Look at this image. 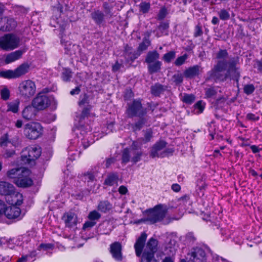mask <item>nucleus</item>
I'll use <instances>...</instances> for the list:
<instances>
[{
  "instance_id": "63",
  "label": "nucleus",
  "mask_w": 262,
  "mask_h": 262,
  "mask_svg": "<svg viewBox=\"0 0 262 262\" xmlns=\"http://www.w3.org/2000/svg\"><path fill=\"white\" fill-rule=\"evenodd\" d=\"M15 154V151L14 150L6 149L3 154V157L5 158H9L12 157Z\"/></svg>"
},
{
  "instance_id": "16",
  "label": "nucleus",
  "mask_w": 262,
  "mask_h": 262,
  "mask_svg": "<svg viewBox=\"0 0 262 262\" xmlns=\"http://www.w3.org/2000/svg\"><path fill=\"white\" fill-rule=\"evenodd\" d=\"M167 142L163 140H160L157 142L152 147L150 156L152 158H164V155L162 154V151L166 147Z\"/></svg>"
},
{
  "instance_id": "7",
  "label": "nucleus",
  "mask_w": 262,
  "mask_h": 262,
  "mask_svg": "<svg viewBox=\"0 0 262 262\" xmlns=\"http://www.w3.org/2000/svg\"><path fill=\"white\" fill-rule=\"evenodd\" d=\"M41 148L38 146L26 147L22 151L21 160L25 164H30L37 159L41 155Z\"/></svg>"
},
{
  "instance_id": "30",
  "label": "nucleus",
  "mask_w": 262,
  "mask_h": 262,
  "mask_svg": "<svg viewBox=\"0 0 262 262\" xmlns=\"http://www.w3.org/2000/svg\"><path fill=\"white\" fill-rule=\"evenodd\" d=\"M200 67L195 65L186 69L184 72V75L186 78H191L199 74Z\"/></svg>"
},
{
  "instance_id": "2",
  "label": "nucleus",
  "mask_w": 262,
  "mask_h": 262,
  "mask_svg": "<svg viewBox=\"0 0 262 262\" xmlns=\"http://www.w3.org/2000/svg\"><path fill=\"white\" fill-rule=\"evenodd\" d=\"M78 129L80 131V135L72 140L68 149L69 158L71 160H74L77 154L79 155L82 150L86 149L94 142L92 140H89V138H91L90 137L91 134H88V133L91 132L90 126H81Z\"/></svg>"
},
{
  "instance_id": "12",
  "label": "nucleus",
  "mask_w": 262,
  "mask_h": 262,
  "mask_svg": "<svg viewBox=\"0 0 262 262\" xmlns=\"http://www.w3.org/2000/svg\"><path fill=\"white\" fill-rule=\"evenodd\" d=\"M49 98L43 93H39L34 99L32 104L38 110H42L47 108L50 104Z\"/></svg>"
},
{
  "instance_id": "13",
  "label": "nucleus",
  "mask_w": 262,
  "mask_h": 262,
  "mask_svg": "<svg viewBox=\"0 0 262 262\" xmlns=\"http://www.w3.org/2000/svg\"><path fill=\"white\" fill-rule=\"evenodd\" d=\"M188 255L189 260L192 262H203L205 260L206 253L202 248L196 247L191 249Z\"/></svg>"
},
{
  "instance_id": "28",
  "label": "nucleus",
  "mask_w": 262,
  "mask_h": 262,
  "mask_svg": "<svg viewBox=\"0 0 262 262\" xmlns=\"http://www.w3.org/2000/svg\"><path fill=\"white\" fill-rule=\"evenodd\" d=\"M141 54L137 51H132V48L126 46L125 48L124 56L127 62L133 61Z\"/></svg>"
},
{
  "instance_id": "49",
  "label": "nucleus",
  "mask_w": 262,
  "mask_h": 262,
  "mask_svg": "<svg viewBox=\"0 0 262 262\" xmlns=\"http://www.w3.org/2000/svg\"><path fill=\"white\" fill-rule=\"evenodd\" d=\"M218 14L220 18L222 20H227L230 18L229 13L224 9L221 10Z\"/></svg>"
},
{
  "instance_id": "14",
  "label": "nucleus",
  "mask_w": 262,
  "mask_h": 262,
  "mask_svg": "<svg viewBox=\"0 0 262 262\" xmlns=\"http://www.w3.org/2000/svg\"><path fill=\"white\" fill-rule=\"evenodd\" d=\"M17 26L16 21L13 18L7 16L0 18V31H11Z\"/></svg>"
},
{
  "instance_id": "20",
  "label": "nucleus",
  "mask_w": 262,
  "mask_h": 262,
  "mask_svg": "<svg viewBox=\"0 0 262 262\" xmlns=\"http://www.w3.org/2000/svg\"><path fill=\"white\" fill-rule=\"evenodd\" d=\"M146 238L147 234L145 233H142L140 236L137 239L134 245L136 254L138 257L141 256Z\"/></svg>"
},
{
  "instance_id": "25",
  "label": "nucleus",
  "mask_w": 262,
  "mask_h": 262,
  "mask_svg": "<svg viewBox=\"0 0 262 262\" xmlns=\"http://www.w3.org/2000/svg\"><path fill=\"white\" fill-rule=\"evenodd\" d=\"M136 143L134 142L131 146V161L134 163H136L140 161L143 155V152L141 150H139L137 149Z\"/></svg>"
},
{
  "instance_id": "51",
  "label": "nucleus",
  "mask_w": 262,
  "mask_h": 262,
  "mask_svg": "<svg viewBox=\"0 0 262 262\" xmlns=\"http://www.w3.org/2000/svg\"><path fill=\"white\" fill-rule=\"evenodd\" d=\"M255 89V86L253 84H246L244 87V92L247 95H249L254 92Z\"/></svg>"
},
{
  "instance_id": "27",
  "label": "nucleus",
  "mask_w": 262,
  "mask_h": 262,
  "mask_svg": "<svg viewBox=\"0 0 262 262\" xmlns=\"http://www.w3.org/2000/svg\"><path fill=\"white\" fill-rule=\"evenodd\" d=\"M157 246L158 241L152 237L150 238L147 243L146 249L143 253H153L154 256H155V253L158 250Z\"/></svg>"
},
{
  "instance_id": "1",
  "label": "nucleus",
  "mask_w": 262,
  "mask_h": 262,
  "mask_svg": "<svg viewBox=\"0 0 262 262\" xmlns=\"http://www.w3.org/2000/svg\"><path fill=\"white\" fill-rule=\"evenodd\" d=\"M216 63L206 74V81L223 82L227 79H237L239 72L236 65L238 57L229 56L227 50L220 49L216 53Z\"/></svg>"
},
{
  "instance_id": "21",
  "label": "nucleus",
  "mask_w": 262,
  "mask_h": 262,
  "mask_svg": "<svg viewBox=\"0 0 262 262\" xmlns=\"http://www.w3.org/2000/svg\"><path fill=\"white\" fill-rule=\"evenodd\" d=\"M25 52V50H18L7 54L5 59V63L9 64L20 59Z\"/></svg>"
},
{
  "instance_id": "39",
  "label": "nucleus",
  "mask_w": 262,
  "mask_h": 262,
  "mask_svg": "<svg viewBox=\"0 0 262 262\" xmlns=\"http://www.w3.org/2000/svg\"><path fill=\"white\" fill-rule=\"evenodd\" d=\"M19 101L17 99L8 103L7 111L16 113L18 111Z\"/></svg>"
},
{
  "instance_id": "26",
  "label": "nucleus",
  "mask_w": 262,
  "mask_h": 262,
  "mask_svg": "<svg viewBox=\"0 0 262 262\" xmlns=\"http://www.w3.org/2000/svg\"><path fill=\"white\" fill-rule=\"evenodd\" d=\"M36 109L33 105L26 106L22 112L23 117L27 120L34 119L36 116Z\"/></svg>"
},
{
  "instance_id": "11",
  "label": "nucleus",
  "mask_w": 262,
  "mask_h": 262,
  "mask_svg": "<svg viewBox=\"0 0 262 262\" xmlns=\"http://www.w3.org/2000/svg\"><path fill=\"white\" fill-rule=\"evenodd\" d=\"M67 25L66 24L60 26V33L59 35L60 37V41L62 44H64L65 47L67 46L68 41H65V39L63 38V32L66 29ZM69 48L68 47H65V49L67 50L68 52L67 54H70L71 56H77L78 54L80 53V47L77 45H71L70 43H69Z\"/></svg>"
},
{
  "instance_id": "15",
  "label": "nucleus",
  "mask_w": 262,
  "mask_h": 262,
  "mask_svg": "<svg viewBox=\"0 0 262 262\" xmlns=\"http://www.w3.org/2000/svg\"><path fill=\"white\" fill-rule=\"evenodd\" d=\"M122 246L118 242H115L110 245V252L112 257L117 261H121L123 259L122 253Z\"/></svg>"
},
{
  "instance_id": "17",
  "label": "nucleus",
  "mask_w": 262,
  "mask_h": 262,
  "mask_svg": "<svg viewBox=\"0 0 262 262\" xmlns=\"http://www.w3.org/2000/svg\"><path fill=\"white\" fill-rule=\"evenodd\" d=\"M30 171L26 169L18 179L15 180V184L19 187H28L33 185V181L29 177Z\"/></svg>"
},
{
  "instance_id": "23",
  "label": "nucleus",
  "mask_w": 262,
  "mask_h": 262,
  "mask_svg": "<svg viewBox=\"0 0 262 262\" xmlns=\"http://www.w3.org/2000/svg\"><path fill=\"white\" fill-rule=\"evenodd\" d=\"M15 188L14 186L5 181L0 182V194L6 196L13 192Z\"/></svg>"
},
{
  "instance_id": "36",
  "label": "nucleus",
  "mask_w": 262,
  "mask_h": 262,
  "mask_svg": "<svg viewBox=\"0 0 262 262\" xmlns=\"http://www.w3.org/2000/svg\"><path fill=\"white\" fill-rule=\"evenodd\" d=\"M139 119L133 125L134 130H140L143 126L146 123L147 119L145 116L137 117Z\"/></svg>"
},
{
  "instance_id": "24",
  "label": "nucleus",
  "mask_w": 262,
  "mask_h": 262,
  "mask_svg": "<svg viewBox=\"0 0 262 262\" xmlns=\"http://www.w3.org/2000/svg\"><path fill=\"white\" fill-rule=\"evenodd\" d=\"M4 214L8 219H16L20 215V209L16 206H12L10 208L6 207Z\"/></svg>"
},
{
  "instance_id": "46",
  "label": "nucleus",
  "mask_w": 262,
  "mask_h": 262,
  "mask_svg": "<svg viewBox=\"0 0 262 262\" xmlns=\"http://www.w3.org/2000/svg\"><path fill=\"white\" fill-rule=\"evenodd\" d=\"M103 10L106 16H109L110 17H112L113 13L112 11L113 10V6H111L108 3L104 2L102 6Z\"/></svg>"
},
{
  "instance_id": "43",
  "label": "nucleus",
  "mask_w": 262,
  "mask_h": 262,
  "mask_svg": "<svg viewBox=\"0 0 262 262\" xmlns=\"http://www.w3.org/2000/svg\"><path fill=\"white\" fill-rule=\"evenodd\" d=\"M141 262H158L155 258L153 253L148 254L147 253H143L141 256Z\"/></svg>"
},
{
  "instance_id": "48",
  "label": "nucleus",
  "mask_w": 262,
  "mask_h": 262,
  "mask_svg": "<svg viewBox=\"0 0 262 262\" xmlns=\"http://www.w3.org/2000/svg\"><path fill=\"white\" fill-rule=\"evenodd\" d=\"M72 77V72L69 69L63 70L61 74L62 79L64 81H69Z\"/></svg>"
},
{
  "instance_id": "9",
  "label": "nucleus",
  "mask_w": 262,
  "mask_h": 262,
  "mask_svg": "<svg viewBox=\"0 0 262 262\" xmlns=\"http://www.w3.org/2000/svg\"><path fill=\"white\" fill-rule=\"evenodd\" d=\"M29 65L24 63L14 70H7L0 72V77L6 79H13L20 77L28 72Z\"/></svg>"
},
{
  "instance_id": "41",
  "label": "nucleus",
  "mask_w": 262,
  "mask_h": 262,
  "mask_svg": "<svg viewBox=\"0 0 262 262\" xmlns=\"http://www.w3.org/2000/svg\"><path fill=\"white\" fill-rule=\"evenodd\" d=\"M144 137L143 138L138 139L139 141H141L143 143H146L149 142L151 139L152 138V131L151 129H147L143 131Z\"/></svg>"
},
{
  "instance_id": "64",
  "label": "nucleus",
  "mask_w": 262,
  "mask_h": 262,
  "mask_svg": "<svg viewBox=\"0 0 262 262\" xmlns=\"http://www.w3.org/2000/svg\"><path fill=\"white\" fill-rule=\"evenodd\" d=\"M195 108L199 110V113H201L204 109V104L202 101H199L195 104Z\"/></svg>"
},
{
  "instance_id": "47",
  "label": "nucleus",
  "mask_w": 262,
  "mask_h": 262,
  "mask_svg": "<svg viewBox=\"0 0 262 262\" xmlns=\"http://www.w3.org/2000/svg\"><path fill=\"white\" fill-rule=\"evenodd\" d=\"M101 214L97 210H93L90 212L88 215V219L93 221H97L101 218Z\"/></svg>"
},
{
  "instance_id": "4",
  "label": "nucleus",
  "mask_w": 262,
  "mask_h": 262,
  "mask_svg": "<svg viewBox=\"0 0 262 262\" xmlns=\"http://www.w3.org/2000/svg\"><path fill=\"white\" fill-rule=\"evenodd\" d=\"M148 109L143 106L141 99H134L128 103L126 106V114L128 118L145 116Z\"/></svg>"
},
{
  "instance_id": "18",
  "label": "nucleus",
  "mask_w": 262,
  "mask_h": 262,
  "mask_svg": "<svg viewBox=\"0 0 262 262\" xmlns=\"http://www.w3.org/2000/svg\"><path fill=\"white\" fill-rule=\"evenodd\" d=\"M113 229V221L111 220H106L98 225L97 232L100 235H109Z\"/></svg>"
},
{
  "instance_id": "58",
  "label": "nucleus",
  "mask_w": 262,
  "mask_h": 262,
  "mask_svg": "<svg viewBox=\"0 0 262 262\" xmlns=\"http://www.w3.org/2000/svg\"><path fill=\"white\" fill-rule=\"evenodd\" d=\"M9 143L15 147H18L20 146V141L17 136H15L10 139Z\"/></svg>"
},
{
  "instance_id": "5",
  "label": "nucleus",
  "mask_w": 262,
  "mask_h": 262,
  "mask_svg": "<svg viewBox=\"0 0 262 262\" xmlns=\"http://www.w3.org/2000/svg\"><path fill=\"white\" fill-rule=\"evenodd\" d=\"M160 54L156 50L149 51L145 57V62L147 65L148 72L150 74L160 72L162 62L159 59Z\"/></svg>"
},
{
  "instance_id": "29",
  "label": "nucleus",
  "mask_w": 262,
  "mask_h": 262,
  "mask_svg": "<svg viewBox=\"0 0 262 262\" xmlns=\"http://www.w3.org/2000/svg\"><path fill=\"white\" fill-rule=\"evenodd\" d=\"M113 208V204L108 200H103L100 201L97 206V209L102 213L108 212L111 211Z\"/></svg>"
},
{
  "instance_id": "35",
  "label": "nucleus",
  "mask_w": 262,
  "mask_h": 262,
  "mask_svg": "<svg viewBox=\"0 0 262 262\" xmlns=\"http://www.w3.org/2000/svg\"><path fill=\"white\" fill-rule=\"evenodd\" d=\"M118 177L117 174L112 173L109 174L105 180L104 184L108 186H113L117 183Z\"/></svg>"
},
{
  "instance_id": "45",
  "label": "nucleus",
  "mask_w": 262,
  "mask_h": 262,
  "mask_svg": "<svg viewBox=\"0 0 262 262\" xmlns=\"http://www.w3.org/2000/svg\"><path fill=\"white\" fill-rule=\"evenodd\" d=\"M176 57V52L174 51H171L166 54L163 56V60L169 63L171 61Z\"/></svg>"
},
{
  "instance_id": "6",
  "label": "nucleus",
  "mask_w": 262,
  "mask_h": 262,
  "mask_svg": "<svg viewBox=\"0 0 262 262\" xmlns=\"http://www.w3.org/2000/svg\"><path fill=\"white\" fill-rule=\"evenodd\" d=\"M20 41V37L17 35L6 34L0 38V47L4 50H12L19 46Z\"/></svg>"
},
{
  "instance_id": "62",
  "label": "nucleus",
  "mask_w": 262,
  "mask_h": 262,
  "mask_svg": "<svg viewBox=\"0 0 262 262\" xmlns=\"http://www.w3.org/2000/svg\"><path fill=\"white\" fill-rule=\"evenodd\" d=\"M246 119L250 121H257L259 120V117L252 113H248L246 115Z\"/></svg>"
},
{
  "instance_id": "54",
  "label": "nucleus",
  "mask_w": 262,
  "mask_h": 262,
  "mask_svg": "<svg viewBox=\"0 0 262 262\" xmlns=\"http://www.w3.org/2000/svg\"><path fill=\"white\" fill-rule=\"evenodd\" d=\"M1 98L4 100H7L10 97V91L7 88H4L1 91Z\"/></svg>"
},
{
  "instance_id": "8",
  "label": "nucleus",
  "mask_w": 262,
  "mask_h": 262,
  "mask_svg": "<svg viewBox=\"0 0 262 262\" xmlns=\"http://www.w3.org/2000/svg\"><path fill=\"white\" fill-rule=\"evenodd\" d=\"M24 133L27 138L35 140L42 135V127L38 122H31L25 125Z\"/></svg>"
},
{
  "instance_id": "55",
  "label": "nucleus",
  "mask_w": 262,
  "mask_h": 262,
  "mask_svg": "<svg viewBox=\"0 0 262 262\" xmlns=\"http://www.w3.org/2000/svg\"><path fill=\"white\" fill-rule=\"evenodd\" d=\"M96 224V221H93L89 220L85 222L83 226V229L84 230H88L93 227Z\"/></svg>"
},
{
  "instance_id": "10",
  "label": "nucleus",
  "mask_w": 262,
  "mask_h": 262,
  "mask_svg": "<svg viewBox=\"0 0 262 262\" xmlns=\"http://www.w3.org/2000/svg\"><path fill=\"white\" fill-rule=\"evenodd\" d=\"M36 89L35 82L31 80L23 81L18 86L19 94L25 99H28L34 96Z\"/></svg>"
},
{
  "instance_id": "59",
  "label": "nucleus",
  "mask_w": 262,
  "mask_h": 262,
  "mask_svg": "<svg viewBox=\"0 0 262 262\" xmlns=\"http://www.w3.org/2000/svg\"><path fill=\"white\" fill-rule=\"evenodd\" d=\"M172 80L175 83L180 84L182 82L183 77L181 74H175L172 76Z\"/></svg>"
},
{
  "instance_id": "42",
  "label": "nucleus",
  "mask_w": 262,
  "mask_h": 262,
  "mask_svg": "<svg viewBox=\"0 0 262 262\" xmlns=\"http://www.w3.org/2000/svg\"><path fill=\"white\" fill-rule=\"evenodd\" d=\"M132 154H131V148H125L123 152L122 155V162L124 163H126L128 162L130 160L131 161V157Z\"/></svg>"
},
{
  "instance_id": "34",
  "label": "nucleus",
  "mask_w": 262,
  "mask_h": 262,
  "mask_svg": "<svg viewBox=\"0 0 262 262\" xmlns=\"http://www.w3.org/2000/svg\"><path fill=\"white\" fill-rule=\"evenodd\" d=\"M176 243L174 239H170L165 248L166 254L170 255H173L176 253L177 250L176 248Z\"/></svg>"
},
{
  "instance_id": "32",
  "label": "nucleus",
  "mask_w": 262,
  "mask_h": 262,
  "mask_svg": "<svg viewBox=\"0 0 262 262\" xmlns=\"http://www.w3.org/2000/svg\"><path fill=\"white\" fill-rule=\"evenodd\" d=\"M63 219L64 221L66 226L71 227L76 224L75 214L73 212H68L64 214Z\"/></svg>"
},
{
  "instance_id": "50",
  "label": "nucleus",
  "mask_w": 262,
  "mask_h": 262,
  "mask_svg": "<svg viewBox=\"0 0 262 262\" xmlns=\"http://www.w3.org/2000/svg\"><path fill=\"white\" fill-rule=\"evenodd\" d=\"M195 100V97L193 94H184L182 101L187 104H191Z\"/></svg>"
},
{
  "instance_id": "3",
  "label": "nucleus",
  "mask_w": 262,
  "mask_h": 262,
  "mask_svg": "<svg viewBox=\"0 0 262 262\" xmlns=\"http://www.w3.org/2000/svg\"><path fill=\"white\" fill-rule=\"evenodd\" d=\"M166 211L161 205H158L154 208L146 210L145 212V217L138 221V223L149 222L152 224L161 221L165 216Z\"/></svg>"
},
{
  "instance_id": "22",
  "label": "nucleus",
  "mask_w": 262,
  "mask_h": 262,
  "mask_svg": "<svg viewBox=\"0 0 262 262\" xmlns=\"http://www.w3.org/2000/svg\"><path fill=\"white\" fill-rule=\"evenodd\" d=\"M26 169L23 167L12 168L7 171V176L9 179H12L15 184V180L19 178Z\"/></svg>"
},
{
  "instance_id": "52",
  "label": "nucleus",
  "mask_w": 262,
  "mask_h": 262,
  "mask_svg": "<svg viewBox=\"0 0 262 262\" xmlns=\"http://www.w3.org/2000/svg\"><path fill=\"white\" fill-rule=\"evenodd\" d=\"M187 58L188 55H187V54H185L181 56L178 57L174 61V64L176 66H180L183 64L185 63L186 60L187 59Z\"/></svg>"
},
{
  "instance_id": "19",
  "label": "nucleus",
  "mask_w": 262,
  "mask_h": 262,
  "mask_svg": "<svg viewBox=\"0 0 262 262\" xmlns=\"http://www.w3.org/2000/svg\"><path fill=\"white\" fill-rule=\"evenodd\" d=\"M7 202L12 206H18L23 203V196L22 194L16 192L15 189L13 192L6 196Z\"/></svg>"
},
{
  "instance_id": "44",
  "label": "nucleus",
  "mask_w": 262,
  "mask_h": 262,
  "mask_svg": "<svg viewBox=\"0 0 262 262\" xmlns=\"http://www.w3.org/2000/svg\"><path fill=\"white\" fill-rule=\"evenodd\" d=\"M179 204L184 205L185 207L188 206H190L192 204V201L190 200L189 195L185 194L181 197L179 199Z\"/></svg>"
},
{
  "instance_id": "31",
  "label": "nucleus",
  "mask_w": 262,
  "mask_h": 262,
  "mask_svg": "<svg viewBox=\"0 0 262 262\" xmlns=\"http://www.w3.org/2000/svg\"><path fill=\"white\" fill-rule=\"evenodd\" d=\"M91 16L97 25H100L104 21L105 15L102 11L96 10L91 14Z\"/></svg>"
},
{
  "instance_id": "61",
  "label": "nucleus",
  "mask_w": 262,
  "mask_h": 262,
  "mask_svg": "<svg viewBox=\"0 0 262 262\" xmlns=\"http://www.w3.org/2000/svg\"><path fill=\"white\" fill-rule=\"evenodd\" d=\"M88 103V97L86 94L80 97V99L78 102L79 106H82Z\"/></svg>"
},
{
  "instance_id": "57",
  "label": "nucleus",
  "mask_w": 262,
  "mask_h": 262,
  "mask_svg": "<svg viewBox=\"0 0 262 262\" xmlns=\"http://www.w3.org/2000/svg\"><path fill=\"white\" fill-rule=\"evenodd\" d=\"M185 238L186 243L188 244H191L193 243V242L195 240V238L193 234L191 232L188 233L185 236Z\"/></svg>"
},
{
  "instance_id": "60",
  "label": "nucleus",
  "mask_w": 262,
  "mask_h": 262,
  "mask_svg": "<svg viewBox=\"0 0 262 262\" xmlns=\"http://www.w3.org/2000/svg\"><path fill=\"white\" fill-rule=\"evenodd\" d=\"M203 34V31L201 26L200 25H196L195 27L194 32L193 36L195 37L201 36Z\"/></svg>"
},
{
  "instance_id": "53",
  "label": "nucleus",
  "mask_w": 262,
  "mask_h": 262,
  "mask_svg": "<svg viewBox=\"0 0 262 262\" xmlns=\"http://www.w3.org/2000/svg\"><path fill=\"white\" fill-rule=\"evenodd\" d=\"M10 139H9L8 135L5 134L0 138V146L1 147H6Z\"/></svg>"
},
{
  "instance_id": "40",
  "label": "nucleus",
  "mask_w": 262,
  "mask_h": 262,
  "mask_svg": "<svg viewBox=\"0 0 262 262\" xmlns=\"http://www.w3.org/2000/svg\"><path fill=\"white\" fill-rule=\"evenodd\" d=\"M205 97L207 98H214L217 93V88L211 86L205 89Z\"/></svg>"
},
{
  "instance_id": "56",
  "label": "nucleus",
  "mask_w": 262,
  "mask_h": 262,
  "mask_svg": "<svg viewBox=\"0 0 262 262\" xmlns=\"http://www.w3.org/2000/svg\"><path fill=\"white\" fill-rule=\"evenodd\" d=\"M150 8V4L147 3L142 2L140 4V10L143 13H147Z\"/></svg>"
},
{
  "instance_id": "33",
  "label": "nucleus",
  "mask_w": 262,
  "mask_h": 262,
  "mask_svg": "<svg viewBox=\"0 0 262 262\" xmlns=\"http://www.w3.org/2000/svg\"><path fill=\"white\" fill-rule=\"evenodd\" d=\"M165 90V88L159 83H155L151 87V93L155 96H159Z\"/></svg>"
},
{
  "instance_id": "38",
  "label": "nucleus",
  "mask_w": 262,
  "mask_h": 262,
  "mask_svg": "<svg viewBox=\"0 0 262 262\" xmlns=\"http://www.w3.org/2000/svg\"><path fill=\"white\" fill-rule=\"evenodd\" d=\"M150 45V41L147 37H144L142 41L139 44L137 51L140 53H142L146 50L148 47Z\"/></svg>"
},
{
  "instance_id": "37",
  "label": "nucleus",
  "mask_w": 262,
  "mask_h": 262,
  "mask_svg": "<svg viewBox=\"0 0 262 262\" xmlns=\"http://www.w3.org/2000/svg\"><path fill=\"white\" fill-rule=\"evenodd\" d=\"M95 177L96 175L94 173V172L88 171L83 174L82 180L85 183H87L88 185L89 186L90 183H93L96 180Z\"/></svg>"
}]
</instances>
